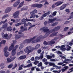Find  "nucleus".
<instances>
[{"label": "nucleus", "instance_id": "774afa93", "mask_svg": "<svg viewBox=\"0 0 73 73\" xmlns=\"http://www.w3.org/2000/svg\"><path fill=\"white\" fill-rule=\"evenodd\" d=\"M0 73H5V71H0Z\"/></svg>", "mask_w": 73, "mask_h": 73}, {"label": "nucleus", "instance_id": "f8f14e48", "mask_svg": "<svg viewBox=\"0 0 73 73\" xmlns=\"http://www.w3.org/2000/svg\"><path fill=\"white\" fill-rule=\"evenodd\" d=\"M40 30V31H43L44 32H47L48 31H49V29L46 27L41 28Z\"/></svg>", "mask_w": 73, "mask_h": 73}, {"label": "nucleus", "instance_id": "dca6fc26", "mask_svg": "<svg viewBox=\"0 0 73 73\" xmlns=\"http://www.w3.org/2000/svg\"><path fill=\"white\" fill-rule=\"evenodd\" d=\"M60 28H61L60 26H58L57 27L54 28L53 30H52V32L53 31L55 32L56 31H58V30H59V29H60Z\"/></svg>", "mask_w": 73, "mask_h": 73}, {"label": "nucleus", "instance_id": "c03bdc74", "mask_svg": "<svg viewBox=\"0 0 73 73\" xmlns=\"http://www.w3.org/2000/svg\"><path fill=\"white\" fill-rule=\"evenodd\" d=\"M10 58L11 59V60L12 61H13L16 58V56H13V57H12L10 56Z\"/></svg>", "mask_w": 73, "mask_h": 73}, {"label": "nucleus", "instance_id": "393cba45", "mask_svg": "<svg viewBox=\"0 0 73 73\" xmlns=\"http://www.w3.org/2000/svg\"><path fill=\"white\" fill-rule=\"evenodd\" d=\"M44 2H45L44 3V5L45 6L46 4L48 5V4H49V3H48L47 1H46V0H43V1L40 2V3H43Z\"/></svg>", "mask_w": 73, "mask_h": 73}, {"label": "nucleus", "instance_id": "4be33fe9", "mask_svg": "<svg viewBox=\"0 0 73 73\" xmlns=\"http://www.w3.org/2000/svg\"><path fill=\"white\" fill-rule=\"evenodd\" d=\"M30 13L31 15V16L30 17V19H32V18H33V19H35V16H34V15H33V13L32 12H30Z\"/></svg>", "mask_w": 73, "mask_h": 73}, {"label": "nucleus", "instance_id": "4d7b16f0", "mask_svg": "<svg viewBox=\"0 0 73 73\" xmlns=\"http://www.w3.org/2000/svg\"><path fill=\"white\" fill-rule=\"evenodd\" d=\"M68 29H69V27H65L64 29V31H67Z\"/></svg>", "mask_w": 73, "mask_h": 73}, {"label": "nucleus", "instance_id": "f3484780", "mask_svg": "<svg viewBox=\"0 0 73 73\" xmlns=\"http://www.w3.org/2000/svg\"><path fill=\"white\" fill-rule=\"evenodd\" d=\"M66 5H67L66 4H63L62 6L60 7V10H63L64 9H65L66 7Z\"/></svg>", "mask_w": 73, "mask_h": 73}, {"label": "nucleus", "instance_id": "7ed1b4c3", "mask_svg": "<svg viewBox=\"0 0 73 73\" xmlns=\"http://www.w3.org/2000/svg\"><path fill=\"white\" fill-rule=\"evenodd\" d=\"M58 38L57 37H55V38L51 40V41L46 42L44 41L43 43V44L44 45H52L54 44L55 42L54 41H56L57 39H58Z\"/></svg>", "mask_w": 73, "mask_h": 73}, {"label": "nucleus", "instance_id": "0e129e2a", "mask_svg": "<svg viewBox=\"0 0 73 73\" xmlns=\"http://www.w3.org/2000/svg\"><path fill=\"white\" fill-rule=\"evenodd\" d=\"M64 68H65V70H66V69H67L68 68V66H65L64 67Z\"/></svg>", "mask_w": 73, "mask_h": 73}, {"label": "nucleus", "instance_id": "680f3d73", "mask_svg": "<svg viewBox=\"0 0 73 73\" xmlns=\"http://www.w3.org/2000/svg\"><path fill=\"white\" fill-rule=\"evenodd\" d=\"M27 9V8H25L23 7L21 9V11H24V10H26Z\"/></svg>", "mask_w": 73, "mask_h": 73}, {"label": "nucleus", "instance_id": "a211bd4d", "mask_svg": "<svg viewBox=\"0 0 73 73\" xmlns=\"http://www.w3.org/2000/svg\"><path fill=\"white\" fill-rule=\"evenodd\" d=\"M50 13V12L48 11L46 13L43 14L42 15V16L43 17H46L47 15H49Z\"/></svg>", "mask_w": 73, "mask_h": 73}, {"label": "nucleus", "instance_id": "c85d7f7f", "mask_svg": "<svg viewBox=\"0 0 73 73\" xmlns=\"http://www.w3.org/2000/svg\"><path fill=\"white\" fill-rule=\"evenodd\" d=\"M7 30L8 32H10L12 31V28L10 26L7 27Z\"/></svg>", "mask_w": 73, "mask_h": 73}, {"label": "nucleus", "instance_id": "a19ab883", "mask_svg": "<svg viewBox=\"0 0 73 73\" xmlns=\"http://www.w3.org/2000/svg\"><path fill=\"white\" fill-rule=\"evenodd\" d=\"M46 57L48 59H49V60H50V59H51V58H52V56L50 55H47Z\"/></svg>", "mask_w": 73, "mask_h": 73}, {"label": "nucleus", "instance_id": "e433bc0d", "mask_svg": "<svg viewBox=\"0 0 73 73\" xmlns=\"http://www.w3.org/2000/svg\"><path fill=\"white\" fill-rule=\"evenodd\" d=\"M71 16L70 17L69 19H68V20H69V19H71L72 18H73V12L71 13Z\"/></svg>", "mask_w": 73, "mask_h": 73}, {"label": "nucleus", "instance_id": "ea45409f", "mask_svg": "<svg viewBox=\"0 0 73 73\" xmlns=\"http://www.w3.org/2000/svg\"><path fill=\"white\" fill-rule=\"evenodd\" d=\"M6 41L4 40H3L0 43V44H4L5 43Z\"/></svg>", "mask_w": 73, "mask_h": 73}, {"label": "nucleus", "instance_id": "6ab92c4d", "mask_svg": "<svg viewBox=\"0 0 73 73\" xmlns=\"http://www.w3.org/2000/svg\"><path fill=\"white\" fill-rule=\"evenodd\" d=\"M28 29H27V28H25L24 29H21V30L18 33L19 34H21L22 32H24V31H27Z\"/></svg>", "mask_w": 73, "mask_h": 73}, {"label": "nucleus", "instance_id": "412c9836", "mask_svg": "<svg viewBox=\"0 0 73 73\" xmlns=\"http://www.w3.org/2000/svg\"><path fill=\"white\" fill-rule=\"evenodd\" d=\"M65 46L64 45H63L62 46H61L60 48V49L61 50H62V51H65L66 50V49L64 48L65 47Z\"/></svg>", "mask_w": 73, "mask_h": 73}, {"label": "nucleus", "instance_id": "603ef678", "mask_svg": "<svg viewBox=\"0 0 73 73\" xmlns=\"http://www.w3.org/2000/svg\"><path fill=\"white\" fill-rule=\"evenodd\" d=\"M46 61H47V59L45 58H44L42 60L43 62H46Z\"/></svg>", "mask_w": 73, "mask_h": 73}, {"label": "nucleus", "instance_id": "79ce46f5", "mask_svg": "<svg viewBox=\"0 0 73 73\" xmlns=\"http://www.w3.org/2000/svg\"><path fill=\"white\" fill-rule=\"evenodd\" d=\"M58 24V22H55V23L52 24L51 25V26L52 27H54V26H55V25H57Z\"/></svg>", "mask_w": 73, "mask_h": 73}, {"label": "nucleus", "instance_id": "ddd939ff", "mask_svg": "<svg viewBox=\"0 0 73 73\" xmlns=\"http://www.w3.org/2000/svg\"><path fill=\"white\" fill-rule=\"evenodd\" d=\"M12 10V8L11 7H7L5 10V13H9Z\"/></svg>", "mask_w": 73, "mask_h": 73}, {"label": "nucleus", "instance_id": "a878e982", "mask_svg": "<svg viewBox=\"0 0 73 73\" xmlns=\"http://www.w3.org/2000/svg\"><path fill=\"white\" fill-rule=\"evenodd\" d=\"M4 52V56L5 57H8L9 55V53L8 52Z\"/></svg>", "mask_w": 73, "mask_h": 73}, {"label": "nucleus", "instance_id": "bb28decb", "mask_svg": "<svg viewBox=\"0 0 73 73\" xmlns=\"http://www.w3.org/2000/svg\"><path fill=\"white\" fill-rule=\"evenodd\" d=\"M58 33V32H55L54 33H52L50 36V37H53V36H56L57 34Z\"/></svg>", "mask_w": 73, "mask_h": 73}, {"label": "nucleus", "instance_id": "3c124183", "mask_svg": "<svg viewBox=\"0 0 73 73\" xmlns=\"http://www.w3.org/2000/svg\"><path fill=\"white\" fill-rule=\"evenodd\" d=\"M39 62V61H35L34 62V64L35 65H37Z\"/></svg>", "mask_w": 73, "mask_h": 73}, {"label": "nucleus", "instance_id": "2eb2a0df", "mask_svg": "<svg viewBox=\"0 0 73 73\" xmlns=\"http://www.w3.org/2000/svg\"><path fill=\"white\" fill-rule=\"evenodd\" d=\"M24 36V34H22V35H16L15 37V40H17V39H18L19 38H20V37H21L22 36Z\"/></svg>", "mask_w": 73, "mask_h": 73}, {"label": "nucleus", "instance_id": "de8ad7c7", "mask_svg": "<svg viewBox=\"0 0 73 73\" xmlns=\"http://www.w3.org/2000/svg\"><path fill=\"white\" fill-rule=\"evenodd\" d=\"M8 16H9L7 14L5 15L2 17V19H4V18H5V17H8Z\"/></svg>", "mask_w": 73, "mask_h": 73}, {"label": "nucleus", "instance_id": "6e6552de", "mask_svg": "<svg viewBox=\"0 0 73 73\" xmlns=\"http://www.w3.org/2000/svg\"><path fill=\"white\" fill-rule=\"evenodd\" d=\"M49 21L47 22L46 21L44 23V24L45 25H46L47 24H50V23H52L55 20H56V18H54L53 19H49Z\"/></svg>", "mask_w": 73, "mask_h": 73}, {"label": "nucleus", "instance_id": "bf43d9fd", "mask_svg": "<svg viewBox=\"0 0 73 73\" xmlns=\"http://www.w3.org/2000/svg\"><path fill=\"white\" fill-rule=\"evenodd\" d=\"M56 69H60L61 68V66H56Z\"/></svg>", "mask_w": 73, "mask_h": 73}, {"label": "nucleus", "instance_id": "6e6d98bb", "mask_svg": "<svg viewBox=\"0 0 73 73\" xmlns=\"http://www.w3.org/2000/svg\"><path fill=\"white\" fill-rule=\"evenodd\" d=\"M56 13H57V11H54L52 13L53 16H56Z\"/></svg>", "mask_w": 73, "mask_h": 73}, {"label": "nucleus", "instance_id": "4c0bfd02", "mask_svg": "<svg viewBox=\"0 0 73 73\" xmlns=\"http://www.w3.org/2000/svg\"><path fill=\"white\" fill-rule=\"evenodd\" d=\"M7 61L8 62H11L12 61V59H10L9 58H8L7 59Z\"/></svg>", "mask_w": 73, "mask_h": 73}, {"label": "nucleus", "instance_id": "473e14b6", "mask_svg": "<svg viewBox=\"0 0 73 73\" xmlns=\"http://www.w3.org/2000/svg\"><path fill=\"white\" fill-rule=\"evenodd\" d=\"M67 49H66V50L67 51L68 50H70V49L71 48V47L70 46H69L68 45H67Z\"/></svg>", "mask_w": 73, "mask_h": 73}, {"label": "nucleus", "instance_id": "9b49d317", "mask_svg": "<svg viewBox=\"0 0 73 73\" xmlns=\"http://www.w3.org/2000/svg\"><path fill=\"white\" fill-rule=\"evenodd\" d=\"M19 11H17L15 13L13 14V15L14 18L15 19L19 18Z\"/></svg>", "mask_w": 73, "mask_h": 73}, {"label": "nucleus", "instance_id": "a18cd8bd", "mask_svg": "<svg viewBox=\"0 0 73 73\" xmlns=\"http://www.w3.org/2000/svg\"><path fill=\"white\" fill-rule=\"evenodd\" d=\"M7 21V20L6 19L5 20V21H1L0 22V25H1L2 23H3V24H4V23H6Z\"/></svg>", "mask_w": 73, "mask_h": 73}, {"label": "nucleus", "instance_id": "052dcab7", "mask_svg": "<svg viewBox=\"0 0 73 73\" xmlns=\"http://www.w3.org/2000/svg\"><path fill=\"white\" fill-rule=\"evenodd\" d=\"M36 68V66H35L34 67H32L31 68V70L32 71H33V70H35V68Z\"/></svg>", "mask_w": 73, "mask_h": 73}, {"label": "nucleus", "instance_id": "864d4df0", "mask_svg": "<svg viewBox=\"0 0 73 73\" xmlns=\"http://www.w3.org/2000/svg\"><path fill=\"white\" fill-rule=\"evenodd\" d=\"M65 11L66 12H68V13L70 12V11H69V9H66Z\"/></svg>", "mask_w": 73, "mask_h": 73}, {"label": "nucleus", "instance_id": "58836bf2", "mask_svg": "<svg viewBox=\"0 0 73 73\" xmlns=\"http://www.w3.org/2000/svg\"><path fill=\"white\" fill-rule=\"evenodd\" d=\"M26 19H22V22L23 24H24V23H26Z\"/></svg>", "mask_w": 73, "mask_h": 73}, {"label": "nucleus", "instance_id": "69168bd1", "mask_svg": "<svg viewBox=\"0 0 73 73\" xmlns=\"http://www.w3.org/2000/svg\"><path fill=\"white\" fill-rule=\"evenodd\" d=\"M41 49H39L38 50V53H41Z\"/></svg>", "mask_w": 73, "mask_h": 73}, {"label": "nucleus", "instance_id": "13d9d810", "mask_svg": "<svg viewBox=\"0 0 73 73\" xmlns=\"http://www.w3.org/2000/svg\"><path fill=\"white\" fill-rule=\"evenodd\" d=\"M35 60H40V58L38 56H36L35 57Z\"/></svg>", "mask_w": 73, "mask_h": 73}, {"label": "nucleus", "instance_id": "09e8293b", "mask_svg": "<svg viewBox=\"0 0 73 73\" xmlns=\"http://www.w3.org/2000/svg\"><path fill=\"white\" fill-rule=\"evenodd\" d=\"M42 62H40L38 64V67L40 66H42Z\"/></svg>", "mask_w": 73, "mask_h": 73}, {"label": "nucleus", "instance_id": "5fc2aeb1", "mask_svg": "<svg viewBox=\"0 0 73 73\" xmlns=\"http://www.w3.org/2000/svg\"><path fill=\"white\" fill-rule=\"evenodd\" d=\"M22 23H18L17 24H15L16 26H19V25H21Z\"/></svg>", "mask_w": 73, "mask_h": 73}, {"label": "nucleus", "instance_id": "f704fd0d", "mask_svg": "<svg viewBox=\"0 0 73 73\" xmlns=\"http://www.w3.org/2000/svg\"><path fill=\"white\" fill-rule=\"evenodd\" d=\"M40 44H38L36 45V46H35L34 48V49H37L39 47H40Z\"/></svg>", "mask_w": 73, "mask_h": 73}, {"label": "nucleus", "instance_id": "20e7f679", "mask_svg": "<svg viewBox=\"0 0 73 73\" xmlns=\"http://www.w3.org/2000/svg\"><path fill=\"white\" fill-rule=\"evenodd\" d=\"M34 49L33 47H31V46H27L26 47V49H25L24 50V51H25V53H27V54H29V53L31 52Z\"/></svg>", "mask_w": 73, "mask_h": 73}, {"label": "nucleus", "instance_id": "f03ea898", "mask_svg": "<svg viewBox=\"0 0 73 73\" xmlns=\"http://www.w3.org/2000/svg\"><path fill=\"white\" fill-rule=\"evenodd\" d=\"M30 40H31V38L29 39H26L25 40L23 41V43L21 44H20V46L19 47V49L20 50L22 49L24 46L25 44H26V43H27L28 44H29V43H33V42H30Z\"/></svg>", "mask_w": 73, "mask_h": 73}, {"label": "nucleus", "instance_id": "39448f33", "mask_svg": "<svg viewBox=\"0 0 73 73\" xmlns=\"http://www.w3.org/2000/svg\"><path fill=\"white\" fill-rule=\"evenodd\" d=\"M60 57H61L62 58H63V59H64V60L62 59V61H63V62H60V63H58V65H62V64H63L64 63H65V61H71L72 60H69V59H65V57L63 56H62V55H60Z\"/></svg>", "mask_w": 73, "mask_h": 73}, {"label": "nucleus", "instance_id": "c756f323", "mask_svg": "<svg viewBox=\"0 0 73 73\" xmlns=\"http://www.w3.org/2000/svg\"><path fill=\"white\" fill-rule=\"evenodd\" d=\"M44 53V52H43L41 54H40V58L41 60H42L43 58H44V56L43 54Z\"/></svg>", "mask_w": 73, "mask_h": 73}, {"label": "nucleus", "instance_id": "1a4fd4ad", "mask_svg": "<svg viewBox=\"0 0 73 73\" xmlns=\"http://www.w3.org/2000/svg\"><path fill=\"white\" fill-rule=\"evenodd\" d=\"M17 42L16 40H13V43L11 44V46L9 48L8 50L9 51H11L12 50V49L14 48V44H15Z\"/></svg>", "mask_w": 73, "mask_h": 73}, {"label": "nucleus", "instance_id": "cd10ccee", "mask_svg": "<svg viewBox=\"0 0 73 73\" xmlns=\"http://www.w3.org/2000/svg\"><path fill=\"white\" fill-rule=\"evenodd\" d=\"M11 21H12L13 22V23H18V22H19V21H20V20H18L17 19L15 21V19H11Z\"/></svg>", "mask_w": 73, "mask_h": 73}, {"label": "nucleus", "instance_id": "5701e85b", "mask_svg": "<svg viewBox=\"0 0 73 73\" xmlns=\"http://www.w3.org/2000/svg\"><path fill=\"white\" fill-rule=\"evenodd\" d=\"M32 66V64L30 63L27 66H23V68H29V67H30V66Z\"/></svg>", "mask_w": 73, "mask_h": 73}, {"label": "nucleus", "instance_id": "e2e57ef3", "mask_svg": "<svg viewBox=\"0 0 73 73\" xmlns=\"http://www.w3.org/2000/svg\"><path fill=\"white\" fill-rule=\"evenodd\" d=\"M73 43L72 42H70L69 43V45L70 46H72L73 45Z\"/></svg>", "mask_w": 73, "mask_h": 73}, {"label": "nucleus", "instance_id": "b1692460", "mask_svg": "<svg viewBox=\"0 0 73 73\" xmlns=\"http://www.w3.org/2000/svg\"><path fill=\"white\" fill-rule=\"evenodd\" d=\"M24 1H23L19 5V6L18 7V9H19V8H21V7H23V5L24 4Z\"/></svg>", "mask_w": 73, "mask_h": 73}, {"label": "nucleus", "instance_id": "aec40b11", "mask_svg": "<svg viewBox=\"0 0 73 73\" xmlns=\"http://www.w3.org/2000/svg\"><path fill=\"white\" fill-rule=\"evenodd\" d=\"M16 53V49H14L12 50L11 54L12 56H14Z\"/></svg>", "mask_w": 73, "mask_h": 73}, {"label": "nucleus", "instance_id": "4468645a", "mask_svg": "<svg viewBox=\"0 0 73 73\" xmlns=\"http://www.w3.org/2000/svg\"><path fill=\"white\" fill-rule=\"evenodd\" d=\"M20 3V1L18 0L15 2L13 4L14 7H16Z\"/></svg>", "mask_w": 73, "mask_h": 73}, {"label": "nucleus", "instance_id": "c9c22d12", "mask_svg": "<svg viewBox=\"0 0 73 73\" xmlns=\"http://www.w3.org/2000/svg\"><path fill=\"white\" fill-rule=\"evenodd\" d=\"M8 47L7 46H6L4 49V52H7V51L8 50Z\"/></svg>", "mask_w": 73, "mask_h": 73}, {"label": "nucleus", "instance_id": "49530a36", "mask_svg": "<svg viewBox=\"0 0 73 73\" xmlns=\"http://www.w3.org/2000/svg\"><path fill=\"white\" fill-rule=\"evenodd\" d=\"M13 64H11L9 65L8 66V68H11L12 66H13Z\"/></svg>", "mask_w": 73, "mask_h": 73}, {"label": "nucleus", "instance_id": "2f4dec72", "mask_svg": "<svg viewBox=\"0 0 73 73\" xmlns=\"http://www.w3.org/2000/svg\"><path fill=\"white\" fill-rule=\"evenodd\" d=\"M26 58V56H21L19 57V58L21 59H24Z\"/></svg>", "mask_w": 73, "mask_h": 73}, {"label": "nucleus", "instance_id": "8fccbe9b", "mask_svg": "<svg viewBox=\"0 0 73 73\" xmlns=\"http://www.w3.org/2000/svg\"><path fill=\"white\" fill-rule=\"evenodd\" d=\"M26 20L27 21H33V19H28L26 18Z\"/></svg>", "mask_w": 73, "mask_h": 73}, {"label": "nucleus", "instance_id": "338daca9", "mask_svg": "<svg viewBox=\"0 0 73 73\" xmlns=\"http://www.w3.org/2000/svg\"><path fill=\"white\" fill-rule=\"evenodd\" d=\"M51 61H56V59H52L50 60Z\"/></svg>", "mask_w": 73, "mask_h": 73}, {"label": "nucleus", "instance_id": "37998d69", "mask_svg": "<svg viewBox=\"0 0 73 73\" xmlns=\"http://www.w3.org/2000/svg\"><path fill=\"white\" fill-rule=\"evenodd\" d=\"M7 27H8V24L7 23H6L5 25L3 26L2 28H7Z\"/></svg>", "mask_w": 73, "mask_h": 73}, {"label": "nucleus", "instance_id": "0eeeda50", "mask_svg": "<svg viewBox=\"0 0 73 73\" xmlns=\"http://www.w3.org/2000/svg\"><path fill=\"white\" fill-rule=\"evenodd\" d=\"M2 36L3 38H5V39L8 40L12 36V35L10 34L9 36H8V34H5L4 33H2Z\"/></svg>", "mask_w": 73, "mask_h": 73}, {"label": "nucleus", "instance_id": "9d476101", "mask_svg": "<svg viewBox=\"0 0 73 73\" xmlns=\"http://www.w3.org/2000/svg\"><path fill=\"white\" fill-rule=\"evenodd\" d=\"M43 5L42 4H36L33 5L32 6L33 7H37L38 8H40L41 7H42Z\"/></svg>", "mask_w": 73, "mask_h": 73}, {"label": "nucleus", "instance_id": "423d86ee", "mask_svg": "<svg viewBox=\"0 0 73 73\" xmlns=\"http://www.w3.org/2000/svg\"><path fill=\"white\" fill-rule=\"evenodd\" d=\"M63 3H64V2L62 1H58L56 2L54 4H53L52 5V8L54 9V8H55L56 6L58 7V6H59V5H60L61 4H62Z\"/></svg>", "mask_w": 73, "mask_h": 73}, {"label": "nucleus", "instance_id": "7c9ffc66", "mask_svg": "<svg viewBox=\"0 0 73 73\" xmlns=\"http://www.w3.org/2000/svg\"><path fill=\"white\" fill-rule=\"evenodd\" d=\"M24 66V64H22L21 66H19V68H18V70H22L23 69V66Z\"/></svg>", "mask_w": 73, "mask_h": 73}, {"label": "nucleus", "instance_id": "f257e3e1", "mask_svg": "<svg viewBox=\"0 0 73 73\" xmlns=\"http://www.w3.org/2000/svg\"><path fill=\"white\" fill-rule=\"evenodd\" d=\"M52 30H51L50 31H48L47 32V33L44 36H42V35H40L39 36L38 35L34 36L33 38H31L30 40V42H33V43H36V42H39V41H40L41 39L47 37L48 36V35L52 33Z\"/></svg>", "mask_w": 73, "mask_h": 73}, {"label": "nucleus", "instance_id": "72a5a7b5", "mask_svg": "<svg viewBox=\"0 0 73 73\" xmlns=\"http://www.w3.org/2000/svg\"><path fill=\"white\" fill-rule=\"evenodd\" d=\"M32 12L34 15H36L35 13H36L37 12V10L36 9H35L34 10H33L32 11Z\"/></svg>", "mask_w": 73, "mask_h": 73}]
</instances>
